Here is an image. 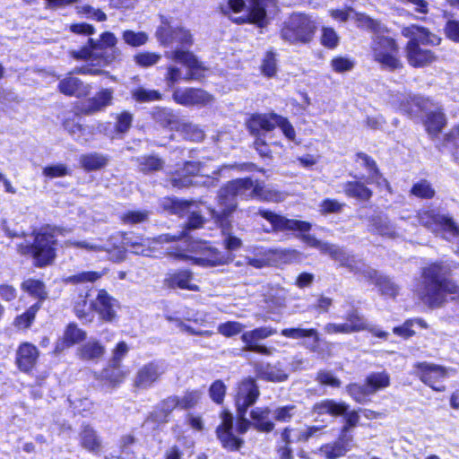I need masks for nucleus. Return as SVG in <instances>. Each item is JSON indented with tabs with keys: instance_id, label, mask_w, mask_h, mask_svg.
<instances>
[{
	"instance_id": "nucleus-1",
	"label": "nucleus",
	"mask_w": 459,
	"mask_h": 459,
	"mask_svg": "<svg viewBox=\"0 0 459 459\" xmlns=\"http://www.w3.org/2000/svg\"><path fill=\"white\" fill-rule=\"evenodd\" d=\"M174 241H177L178 244L169 247V254L177 259L190 260L194 264L201 267H214L227 264L232 261V256L229 251L221 252L207 242L191 240L185 233L178 236L163 234L154 238L124 234L122 236L123 247L108 243L101 245L88 241L72 240L68 241V245L84 248L88 251H105L108 255V259L120 262L125 259L126 249L135 255L151 256L156 249L155 246L157 244Z\"/></svg>"
},
{
	"instance_id": "nucleus-2",
	"label": "nucleus",
	"mask_w": 459,
	"mask_h": 459,
	"mask_svg": "<svg viewBox=\"0 0 459 459\" xmlns=\"http://www.w3.org/2000/svg\"><path fill=\"white\" fill-rule=\"evenodd\" d=\"M451 268L446 263H432L422 268L421 281L414 293L426 306L439 307L446 302L448 294L459 299V286L450 279Z\"/></svg>"
},
{
	"instance_id": "nucleus-3",
	"label": "nucleus",
	"mask_w": 459,
	"mask_h": 459,
	"mask_svg": "<svg viewBox=\"0 0 459 459\" xmlns=\"http://www.w3.org/2000/svg\"><path fill=\"white\" fill-rule=\"evenodd\" d=\"M260 184L258 180L249 178H239L228 182L219 190L217 208L212 209L211 213L216 222L221 225L223 232L230 228V218L238 207L237 197L257 199Z\"/></svg>"
},
{
	"instance_id": "nucleus-4",
	"label": "nucleus",
	"mask_w": 459,
	"mask_h": 459,
	"mask_svg": "<svg viewBox=\"0 0 459 459\" xmlns=\"http://www.w3.org/2000/svg\"><path fill=\"white\" fill-rule=\"evenodd\" d=\"M117 42L114 33L104 31L98 39L89 38L84 46L78 50H72L70 54L76 60L109 65L121 60L122 52L117 47Z\"/></svg>"
},
{
	"instance_id": "nucleus-5",
	"label": "nucleus",
	"mask_w": 459,
	"mask_h": 459,
	"mask_svg": "<svg viewBox=\"0 0 459 459\" xmlns=\"http://www.w3.org/2000/svg\"><path fill=\"white\" fill-rule=\"evenodd\" d=\"M402 35L410 39L405 52L408 63L413 67H422L431 64L436 56L431 50L423 48L420 43L425 45H438L440 39L431 33L428 29L417 25H411L402 29Z\"/></svg>"
},
{
	"instance_id": "nucleus-6",
	"label": "nucleus",
	"mask_w": 459,
	"mask_h": 459,
	"mask_svg": "<svg viewBox=\"0 0 459 459\" xmlns=\"http://www.w3.org/2000/svg\"><path fill=\"white\" fill-rule=\"evenodd\" d=\"M165 56L171 61L182 64L187 69L184 74L182 69L176 65H168L164 81L169 88H173L175 84L182 81L191 82L201 78V72L204 70V67L192 52L177 48L172 51L166 52Z\"/></svg>"
},
{
	"instance_id": "nucleus-7",
	"label": "nucleus",
	"mask_w": 459,
	"mask_h": 459,
	"mask_svg": "<svg viewBox=\"0 0 459 459\" xmlns=\"http://www.w3.org/2000/svg\"><path fill=\"white\" fill-rule=\"evenodd\" d=\"M273 4L274 0H228L221 10L224 14L242 13L233 19L238 24L251 23L264 28L268 23L266 9Z\"/></svg>"
},
{
	"instance_id": "nucleus-8",
	"label": "nucleus",
	"mask_w": 459,
	"mask_h": 459,
	"mask_svg": "<svg viewBox=\"0 0 459 459\" xmlns=\"http://www.w3.org/2000/svg\"><path fill=\"white\" fill-rule=\"evenodd\" d=\"M55 230L50 227L40 229L35 233L32 244H19L17 251L22 255H30L37 267L50 264L56 257V238Z\"/></svg>"
},
{
	"instance_id": "nucleus-9",
	"label": "nucleus",
	"mask_w": 459,
	"mask_h": 459,
	"mask_svg": "<svg viewBox=\"0 0 459 459\" xmlns=\"http://www.w3.org/2000/svg\"><path fill=\"white\" fill-rule=\"evenodd\" d=\"M258 214L268 221L272 225L273 231H299V238L307 246L318 249L322 254H325L329 244L328 242H322L315 236L306 234L311 230V224L307 221L288 219L280 214L266 210H259Z\"/></svg>"
},
{
	"instance_id": "nucleus-10",
	"label": "nucleus",
	"mask_w": 459,
	"mask_h": 459,
	"mask_svg": "<svg viewBox=\"0 0 459 459\" xmlns=\"http://www.w3.org/2000/svg\"><path fill=\"white\" fill-rule=\"evenodd\" d=\"M413 219L411 224L417 221L420 225L428 228L437 235H441L447 240H452L459 237V227L448 214L442 213L437 209H428L420 211L416 216L400 217V221Z\"/></svg>"
},
{
	"instance_id": "nucleus-11",
	"label": "nucleus",
	"mask_w": 459,
	"mask_h": 459,
	"mask_svg": "<svg viewBox=\"0 0 459 459\" xmlns=\"http://www.w3.org/2000/svg\"><path fill=\"white\" fill-rule=\"evenodd\" d=\"M316 30V21L300 13H292L282 24L281 38L289 43L306 44L311 41Z\"/></svg>"
},
{
	"instance_id": "nucleus-12",
	"label": "nucleus",
	"mask_w": 459,
	"mask_h": 459,
	"mask_svg": "<svg viewBox=\"0 0 459 459\" xmlns=\"http://www.w3.org/2000/svg\"><path fill=\"white\" fill-rule=\"evenodd\" d=\"M371 50L374 60L383 69L395 71L403 67L398 56L399 47L393 38L377 35L373 39Z\"/></svg>"
},
{
	"instance_id": "nucleus-13",
	"label": "nucleus",
	"mask_w": 459,
	"mask_h": 459,
	"mask_svg": "<svg viewBox=\"0 0 459 459\" xmlns=\"http://www.w3.org/2000/svg\"><path fill=\"white\" fill-rule=\"evenodd\" d=\"M275 126L281 128L287 139L295 140L296 132L293 126L286 117L276 113L256 114L252 116L247 122V127L253 135H262L261 131L271 132Z\"/></svg>"
},
{
	"instance_id": "nucleus-14",
	"label": "nucleus",
	"mask_w": 459,
	"mask_h": 459,
	"mask_svg": "<svg viewBox=\"0 0 459 459\" xmlns=\"http://www.w3.org/2000/svg\"><path fill=\"white\" fill-rule=\"evenodd\" d=\"M162 205L165 210L179 217H188V229H197L204 223V219L200 214L198 204L195 201H185L176 198H166Z\"/></svg>"
},
{
	"instance_id": "nucleus-15",
	"label": "nucleus",
	"mask_w": 459,
	"mask_h": 459,
	"mask_svg": "<svg viewBox=\"0 0 459 459\" xmlns=\"http://www.w3.org/2000/svg\"><path fill=\"white\" fill-rule=\"evenodd\" d=\"M348 408L349 406L344 403H337L333 400L326 399L316 403L313 407V411L319 415L330 414L332 416H340L345 414L346 423L342 427L341 433L350 434L351 429L356 427L359 423V415L356 411L347 412Z\"/></svg>"
},
{
	"instance_id": "nucleus-16",
	"label": "nucleus",
	"mask_w": 459,
	"mask_h": 459,
	"mask_svg": "<svg viewBox=\"0 0 459 459\" xmlns=\"http://www.w3.org/2000/svg\"><path fill=\"white\" fill-rule=\"evenodd\" d=\"M172 99L177 104L185 107H204L213 101L212 95L206 91L193 87L175 88Z\"/></svg>"
},
{
	"instance_id": "nucleus-17",
	"label": "nucleus",
	"mask_w": 459,
	"mask_h": 459,
	"mask_svg": "<svg viewBox=\"0 0 459 459\" xmlns=\"http://www.w3.org/2000/svg\"><path fill=\"white\" fill-rule=\"evenodd\" d=\"M156 34L160 43L166 47L172 46L175 43L182 48L190 47L193 44L189 30L182 27H173L167 19L162 20V24L157 30Z\"/></svg>"
},
{
	"instance_id": "nucleus-18",
	"label": "nucleus",
	"mask_w": 459,
	"mask_h": 459,
	"mask_svg": "<svg viewBox=\"0 0 459 459\" xmlns=\"http://www.w3.org/2000/svg\"><path fill=\"white\" fill-rule=\"evenodd\" d=\"M414 368L416 376L433 390L438 392L445 390L442 382L446 377V370L443 367L428 362H419L414 365Z\"/></svg>"
},
{
	"instance_id": "nucleus-19",
	"label": "nucleus",
	"mask_w": 459,
	"mask_h": 459,
	"mask_svg": "<svg viewBox=\"0 0 459 459\" xmlns=\"http://www.w3.org/2000/svg\"><path fill=\"white\" fill-rule=\"evenodd\" d=\"M344 318L351 333L368 331L378 338L385 339L388 336V333L369 324L367 318L357 308H352L348 311Z\"/></svg>"
},
{
	"instance_id": "nucleus-20",
	"label": "nucleus",
	"mask_w": 459,
	"mask_h": 459,
	"mask_svg": "<svg viewBox=\"0 0 459 459\" xmlns=\"http://www.w3.org/2000/svg\"><path fill=\"white\" fill-rule=\"evenodd\" d=\"M260 392L255 381L252 378L243 380L238 386L236 406L238 411L246 413L259 397Z\"/></svg>"
},
{
	"instance_id": "nucleus-21",
	"label": "nucleus",
	"mask_w": 459,
	"mask_h": 459,
	"mask_svg": "<svg viewBox=\"0 0 459 459\" xmlns=\"http://www.w3.org/2000/svg\"><path fill=\"white\" fill-rule=\"evenodd\" d=\"M369 230L387 238H398L403 236L402 229L391 221L387 215L379 213L369 219Z\"/></svg>"
},
{
	"instance_id": "nucleus-22",
	"label": "nucleus",
	"mask_w": 459,
	"mask_h": 459,
	"mask_svg": "<svg viewBox=\"0 0 459 459\" xmlns=\"http://www.w3.org/2000/svg\"><path fill=\"white\" fill-rule=\"evenodd\" d=\"M113 100L114 90L111 88H102L93 97L82 103L80 111L84 115H91L111 106Z\"/></svg>"
},
{
	"instance_id": "nucleus-23",
	"label": "nucleus",
	"mask_w": 459,
	"mask_h": 459,
	"mask_svg": "<svg viewBox=\"0 0 459 459\" xmlns=\"http://www.w3.org/2000/svg\"><path fill=\"white\" fill-rule=\"evenodd\" d=\"M222 421L217 428V437L224 448L238 450L243 444V440L232 434L233 418L230 413L224 412L221 416Z\"/></svg>"
},
{
	"instance_id": "nucleus-24",
	"label": "nucleus",
	"mask_w": 459,
	"mask_h": 459,
	"mask_svg": "<svg viewBox=\"0 0 459 459\" xmlns=\"http://www.w3.org/2000/svg\"><path fill=\"white\" fill-rule=\"evenodd\" d=\"M166 368L161 362H150L143 365L137 372L134 385L139 388H148L164 374Z\"/></svg>"
},
{
	"instance_id": "nucleus-25",
	"label": "nucleus",
	"mask_w": 459,
	"mask_h": 459,
	"mask_svg": "<svg viewBox=\"0 0 459 459\" xmlns=\"http://www.w3.org/2000/svg\"><path fill=\"white\" fill-rule=\"evenodd\" d=\"M39 351L38 348L30 343L20 344L16 351L15 362L18 368L25 373L31 371L38 361Z\"/></svg>"
},
{
	"instance_id": "nucleus-26",
	"label": "nucleus",
	"mask_w": 459,
	"mask_h": 459,
	"mask_svg": "<svg viewBox=\"0 0 459 459\" xmlns=\"http://www.w3.org/2000/svg\"><path fill=\"white\" fill-rule=\"evenodd\" d=\"M93 310H95L101 319L111 322L116 317V308L117 307V301L113 299L108 294L100 290L98 291L96 299L91 301Z\"/></svg>"
},
{
	"instance_id": "nucleus-27",
	"label": "nucleus",
	"mask_w": 459,
	"mask_h": 459,
	"mask_svg": "<svg viewBox=\"0 0 459 459\" xmlns=\"http://www.w3.org/2000/svg\"><path fill=\"white\" fill-rule=\"evenodd\" d=\"M204 171L201 162L187 161L181 170L176 171L171 177L170 182L174 187L182 188L193 184L192 177Z\"/></svg>"
},
{
	"instance_id": "nucleus-28",
	"label": "nucleus",
	"mask_w": 459,
	"mask_h": 459,
	"mask_svg": "<svg viewBox=\"0 0 459 459\" xmlns=\"http://www.w3.org/2000/svg\"><path fill=\"white\" fill-rule=\"evenodd\" d=\"M58 90L66 96H74L76 98L85 97L91 91V86L81 79L73 76L72 74H67L58 83Z\"/></svg>"
},
{
	"instance_id": "nucleus-29",
	"label": "nucleus",
	"mask_w": 459,
	"mask_h": 459,
	"mask_svg": "<svg viewBox=\"0 0 459 459\" xmlns=\"http://www.w3.org/2000/svg\"><path fill=\"white\" fill-rule=\"evenodd\" d=\"M362 273L366 278L375 283L382 295L394 298L399 293V286L389 277L380 275L376 270L371 268H367Z\"/></svg>"
},
{
	"instance_id": "nucleus-30",
	"label": "nucleus",
	"mask_w": 459,
	"mask_h": 459,
	"mask_svg": "<svg viewBox=\"0 0 459 459\" xmlns=\"http://www.w3.org/2000/svg\"><path fill=\"white\" fill-rule=\"evenodd\" d=\"M352 441L353 437L351 434L341 433L336 441L323 446L320 451L327 459H336L351 448Z\"/></svg>"
},
{
	"instance_id": "nucleus-31",
	"label": "nucleus",
	"mask_w": 459,
	"mask_h": 459,
	"mask_svg": "<svg viewBox=\"0 0 459 459\" xmlns=\"http://www.w3.org/2000/svg\"><path fill=\"white\" fill-rule=\"evenodd\" d=\"M193 274L187 270L169 273L164 280L165 285L169 288H179L192 291H198L199 286L192 282Z\"/></svg>"
},
{
	"instance_id": "nucleus-32",
	"label": "nucleus",
	"mask_w": 459,
	"mask_h": 459,
	"mask_svg": "<svg viewBox=\"0 0 459 459\" xmlns=\"http://www.w3.org/2000/svg\"><path fill=\"white\" fill-rule=\"evenodd\" d=\"M399 101L400 110L410 117L418 116L420 112L427 110L432 105V102L428 99L412 97L411 95H402L399 98Z\"/></svg>"
},
{
	"instance_id": "nucleus-33",
	"label": "nucleus",
	"mask_w": 459,
	"mask_h": 459,
	"mask_svg": "<svg viewBox=\"0 0 459 459\" xmlns=\"http://www.w3.org/2000/svg\"><path fill=\"white\" fill-rule=\"evenodd\" d=\"M178 407V396L171 395L162 400L152 413L151 418L158 423H165L169 420L170 413Z\"/></svg>"
},
{
	"instance_id": "nucleus-34",
	"label": "nucleus",
	"mask_w": 459,
	"mask_h": 459,
	"mask_svg": "<svg viewBox=\"0 0 459 459\" xmlns=\"http://www.w3.org/2000/svg\"><path fill=\"white\" fill-rule=\"evenodd\" d=\"M433 106L432 104L424 111L426 113L425 126L429 134L436 135L445 126L446 118L444 113L438 108L434 107V109H430Z\"/></svg>"
},
{
	"instance_id": "nucleus-35",
	"label": "nucleus",
	"mask_w": 459,
	"mask_h": 459,
	"mask_svg": "<svg viewBox=\"0 0 459 459\" xmlns=\"http://www.w3.org/2000/svg\"><path fill=\"white\" fill-rule=\"evenodd\" d=\"M325 255H329L331 258L338 262L340 265L349 268L351 272L357 273L360 271V268L356 264L355 258L336 245L330 243Z\"/></svg>"
},
{
	"instance_id": "nucleus-36",
	"label": "nucleus",
	"mask_w": 459,
	"mask_h": 459,
	"mask_svg": "<svg viewBox=\"0 0 459 459\" xmlns=\"http://www.w3.org/2000/svg\"><path fill=\"white\" fill-rule=\"evenodd\" d=\"M270 410L268 408H255L251 411L252 425L263 432H271L274 429V423L269 420Z\"/></svg>"
},
{
	"instance_id": "nucleus-37",
	"label": "nucleus",
	"mask_w": 459,
	"mask_h": 459,
	"mask_svg": "<svg viewBox=\"0 0 459 459\" xmlns=\"http://www.w3.org/2000/svg\"><path fill=\"white\" fill-rule=\"evenodd\" d=\"M108 160L107 155L99 152H91L80 157V163L87 171L100 169L108 165Z\"/></svg>"
},
{
	"instance_id": "nucleus-38",
	"label": "nucleus",
	"mask_w": 459,
	"mask_h": 459,
	"mask_svg": "<svg viewBox=\"0 0 459 459\" xmlns=\"http://www.w3.org/2000/svg\"><path fill=\"white\" fill-rule=\"evenodd\" d=\"M65 129L80 143H85L91 139V130L89 126H82L74 120L66 119L63 124Z\"/></svg>"
},
{
	"instance_id": "nucleus-39",
	"label": "nucleus",
	"mask_w": 459,
	"mask_h": 459,
	"mask_svg": "<svg viewBox=\"0 0 459 459\" xmlns=\"http://www.w3.org/2000/svg\"><path fill=\"white\" fill-rule=\"evenodd\" d=\"M343 191L347 196L356 198L359 201H368L372 196L371 190L359 181L345 183L343 185Z\"/></svg>"
},
{
	"instance_id": "nucleus-40",
	"label": "nucleus",
	"mask_w": 459,
	"mask_h": 459,
	"mask_svg": "<svg viewBox=\"0 0 459 459\" xmlns=\"http://www.w3.org/2000/svg\"><path fill=\"white\" fill-rule=\"evenodd\" d=\"M276 333V329L270 326L258 327L252 331L245 332L241 335V340L246 344V347H249L257 344L258 341L268 338Z\"/></svg>"
},
{
	"instance_id": "nucleus-41",
	"label": "nucleus",
	"mask_w": 459,
	"mask_h": 459,
	"mask_svg": "<svg viewBox=\"0 0 459 459\" xmlns=\"http://www.w3.org/2000/svg\"><path fill=\"white\" fill-rule=\"evenodd\" d=\"M82 446L92 453H99L101 449V441L97 436L95 430L90 426H84L81 434Z\"/></svg>"
},
{
	"instance_id": "nucleus-42",
	"label": "nucleus",
	"mask_w": 459,
	"mask_h": 459,
	"mask_svg": "<svg viewBox=\"0 0 459 459\" xmlns=\"http://www.w3.org/2000/svg\"><path fill=\"white\" fill-rule=\"evenodd\" d=\"M365 384L373 394L378 390L385 389L390 385V377L385 371L370 373L365 380Z\"/></svg>"
},
{
	"instance_id": "nucleus-43",
	"label": "nucleus",
	"mask_w": 459,
	"mask_h": 459,
	"mask_svg": "<svg viewBox=\"0 0 459 459\" xmlns=\"http://www.w3.org/2000/svg\"><path fill=\"white\" fill-rule=\"evenodd\" d=\"M260 377L266 381L271 382H284L288 379V373L280 366L276 365H266L259 372Z\"/></svg>"
},
{
	"instance_id": "nucleus-44",
	"label": "nucleus",
	"mask_w": 459,
	"mask_h": 459,
	"mask_svg": "<svg viewBox=\"0 0 459 459\" xmlns=\"http://www.w3.org/2000/svg\"><path fill=\"white\" fill-rule=\"evenodd\" d=\"M105 353V348L97 341H89L80 350V358L85 360L100 359Z\"/></svg>"
},
{
	"instance_id": "nucleus-45",
	"label": "nucleus",
	"mask_w": 459,
	"mask_h": 459,
	"mask_svg": "<svg viewBox=\"0 0 459 459\" xmlns=\"http://www.w3.org/2000/svg\"><path fill=\"white\" fill-rule=\"evenodd\" d=\"M21 288L23 291L39 299V300H44L48 296L45 284L39 280L33 278L24 280L21 284Z\"/></svg>"
},
{
	"instance_id": "nucleus-46",
	"label": "nucleus",
	"mask_w": 459,
	"mask_h": 459,
	"mask_svg": "<svg viewBox=\"0 0 459 459\" xmlns=\"http://www.w3.org/2000/svg\"><path fill=\"white\" fill-rule=\"evenodd\" d=\"M134 160L137 162L139 170L144 174L160 170L164 166V161L154 155L138 157Z\"/></svg>"
},
{
	"instance_id": "nucleus-47",
	"label": "nucleus",
	"mask_w": 459,
	"mask_h": 459,
	"mask_svg": "<svg viewBox=\"0 0 459 459\" xmlns=\"http://www.w3.org/2000/svg\"><path fill=\"white\" fill-rule=\"evenodd\" d=\"M90 296L91 294L88 292L84 295H79L74 305V312L77 317L86 321H91L92 319L91 311L93 310V306H91V302L88 303Z\"/></svg>"
},
{
	"instance_id": "nucleus-48",
	"label": "nucleus",
	"mask_w": 459,
	"mask_h": 459,
	"mask_svg": "<svg viewBox=\"0 0 459 459\" xmlns=\"http://www.w3.org/2000/svg\"><path fill=\"white\" fill-rule=\"evenodd\" d=\"M292 429L285 428L281 434V443L278 445L277 452L280 459H291L292 449L290 445L294 442L291 435Z\"/></svg>"
},
{
	"instance_id": "nucleus-49",
	"label": "nucleus",
	"mask_w": 459,
	"mask_h": 459,
	"mask_svg": "<svg viewBox=\"0 0 459 459\" xmlns=\"http://www.w3.org/2000/svg\"><path fill=\"white\" fill-rule=\"evenodd\" d=\"M40 307L39 302L30 306L23 314L16 316L14 325L18 329H27L35 319L36 313Z\"/></svg>"
},
{
	"instance_id": "nucleus-50",
	"label": "nucleus",
	"mask_w": 459,
	"mask_h": 459,
	"mask_svg": "<svg viewBox=\"0 0 459 459\" xmlns=\"http://www.w3.org/2000/svg\"><path fill=\"white\" fill-rule=\"evenodd\" d=\"M281 334L284 337L290 339H302V338H309L313 337L315 342H317L319 341L318 333L316 329H303V328H285L281 330Z\"/></svg>"
},
{
	"instance_id": "nucleus-51",
	"label": "nucleus",
	"mask_w": 459,
	"mask_h": 459,
	"mask_svg": "<svg viewBox=\"0 0 459 459\" xmlns=\"http://www.w3.org/2000/svg\"><path fill=\"white\" fill-rule=\"evenodd\" d=\"M435 189L427 179H420L413 184L411 194L419 198L430 199L435 195Z\"/></svg>"
},
{
	"instance_id": "nucleus-52",
	"label": "nucleus",
	"mask_w": 459,
	"mask_h": 459,
	"mask_svg": "<svg viewBox=\"0 0 459 459\" xmlns=\"http://www.w3.org/2000/svg\"><path fill=\"white\" fill-rule=\"evenodd\" d=\"M132 98L137 102H151L160 100L162 95L156 90H148L143 87L131 91Z\"/></svg>"
},
{
	"instance_id": "nucleus-53",
	"label": "nucleus",
	"mask_w": 459,
	"mask_h": 459,
	"mask_svg": "<svg viewBox=\"0 0 459 459\" xmlns=\"http://www.w3.org/2000/svg\"><path fill=\"white\" fill-rule=\"evenodd\" d=\"M122 39L127 45L137 48L147 42L148 35L143 31L135 32L131 30H126L123 31Z\"/></svg>"
},
{
	"instance_id": "nucleus-54",
	"label": "nucleus",
	"mask_w": 459,
	"mask_h": 459,
	"mask_svg": "<svg viewBox=\"0 0 459 459\" xmlns=\"http://www.w3.org/2000/svg\"><path fill=\"white\" fill-rule=\"evenodd\" d=\"M102 375L103 377L111 384L117 385L124 380L127 372L121 368V364H119V366H113L111 362H109L108 367L103 370Z\"/></svg>"
},
{
	"instance_id": "nucleus-55",
	"label": "nucleus",
	"mask_w": 459,
	"mask_h": 459,
	"mask_svg": "<svg viewBox=\"0 0 459 459\" xmlns=\"http://www.w3.org/2000/svg\"><path fill=\"white\" fill-rule=\"evenodd\" d=\"M331 68L337 74L351 71L355 66V60L346 56H336L330 62Z\"/></svg>"
},
{
	"instance_id": "nucleus-56",
	"label": "nucleus",
	"mask_w": 459,
	"mask_h": 459,
	"mask_svg": "<svg viewBox=\"0 0 459 459\" xmlns=\"http://www.w3.org/2000/svg\"><path fill=\"white\" fill-rule=\"evenodd\" d=\"M349 394L358 403H365L368 401L369 395H371L366 384H351L347 387Z\"/></svg>"
},
{
	"instance_id": "nucleus-57",
	"label": "nucleus",
	"mask_w": 459,
	"mask_h": 459,
	"mask_svg": "<svg viewBox=\"0 0 459 459\" xmlns=\"http://www.w3.org/2000/svg\"><path fill=\"white\" fill-rule=\"evenodd\" d=\"M180 131L185 138L194 142L202 141L204 137V131L197 126L192 123H184L180 126Z\"/></svg>"
},
{
	"instance_id": "nucleus-58",
	"label": "nucleus",
	"mask_w": 459,
	"mask_h": 459,
	"mask_svg": "<svg viewBox=\"0 0 459 459\" xmlns=\"http://www.w3.org/2000/svg\"><path fill=\"white\" fill-rule=\"evenodd\" d=\"M86 338V333L78 328L75 325H69L65 332V342L70 346Z\"/></svg>"
},
{
	"instance_id": "nucleus-59",
	"label": "nucleus",
	"mask_w": 459,
	"mask_h": 459,
	"mask_svg": "<svg viewBox=\"0 0 459 459\" xmlns=\"http://www.w3.org/2000/svg\"><path fill=\"white\" fill-rule=\"evenodd\" d=\"M202 393L198 390L187 391L182 397L178 396V408L190 409L195 407L200 401Z\"/></svg>"
},
{
	"instance_id": "nucleus-60",
	"label": "nucleus",
	"mask_w": 459,
	"mask_h": 459,
	"mask_svg": "<svg viewBox=\"0 0 459 459\" xmlns=\"http://www.w3.org/2000/svg\"><path fill=\"white\" fill-rule=\"evenodd\" d=\"M275 53L268 51L263 60L261 69L262 73L267 77H273L277 73V60Z\"/></svg>"
},
{
	"instance_id": "nucleus-61",
	"label": "nucleus",
	"mask_w": 459,
	"mask_h": 459,
	"mask_svg": "<svg viewBox=\"0 0 459 459\" xmlns=\"http://www.w3.org/2000/svg\"><path fill=\"white\" fill-rule=\"evenodd\" d=\"M414 324H418L422 328H427V324L421 319L407 320L401 326L394 328V333L403 338H409L414 334V331L411 329Z\"/></svg>"
},
{
	"instance_id": "nucleus-62",
	"label": "nucleus",
	"mask_w": 459,
	"mask_h": 459,
	"mask_svg": "<svg viewBox=\"0 0 459 459\" xmlns=\"http://www.w3.org/2000/svg\"><path fill=\"white\" fill-rule=\"evenodd\" d=\"M245 326L236 321H229L223 324H220L218 326V333L225 337H232L240 333Z\"/></svg>"
},
{
	"instance_id": "nucleus-63",
	"label": "nucleus",
	"mask_w": 459,
	"mask_h": 459,
	"mask_svg": "<svg viewBox=\"0 0 459 459\" xmlns=\"http://www.w3.org/2000/svg\"><path fill=\"white\" fill-rule=\"evenodd\" d=\"M297 408L293 404L278 407L273 411L275 420L280 422H289L296 414Z\"/></svg>"
},
{
	"instance_id": "nucleus-64",
	"label": "nucleus",
	"mask_w": 459,
	"mask_h": 459,
	"mask_svg": "<svg viewBox=\"0 0 459 459\" xmlns=\"http://www.w3.org/2000/svg\"><path fill=\"white\" fill-rule=\"evenodd\" d=\"M226 385L221 380H216L212 384L209 389V394L211 399L214 403L221 404L223 402L226 394Z\"/></svg>"
}]
</instances>
